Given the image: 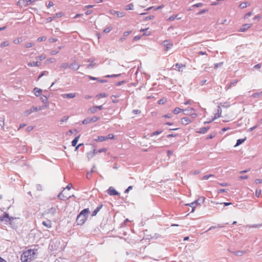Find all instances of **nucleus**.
Instances as JSON below:
<instances>
[{"mask_svg":"<svg viewBox=\"0 0 262 262\" xmlns=\"http://www.w3.org/2000/svg\"><path fill=\"white\" fill-rule=\"evenodd\" d=\"M90 213V211L89 208L82 210L77 217L76 222L77 225H81L84 224Z\"/></svg>","mask_w":262,"mask_h":262,"instance_id":"obj_1","label":"nucleus"},{"mask_svg":"<svg viewBox=\"0 0 262 262\" xmlns=\"http://www.w3.org/2000/svg\"><path fill=\"white\" fill-rule=\"evenodd\" d=\"M35 252L33 250L30 249L23 253L21 255L22 262H29L32 258H34Z\"/></svg>","mask_w":262,"mask_h":262,"instance_id":"obj_2","label":"nucleus"},{"mask_svg":"<svg viewBox=\"0 0 262 262\" xmlns=\"http://www.w3.org/2000/svg\"><path fill=\"white\" fill-rule=\"evenodd\" d=\"M100 119V118L97 116H93L91 118H87L84 119L82 121V124H86L88 123H90L91 122H95L99 120Z\"/></svg>","mask_w":262,"mask_h":262,"instance_id":"obj_3","label":"nucleus"},{"mask_svg":"<svg viewBox=\"0 0 262 262\" xmlns=\"http://www.w3.org/2000/svg\"><path fill=\"white\" fill-rule=\"evenodd\" d=\"M14 220V218L12 217H9V215L8 213H5L3 216H0V221H5L6 222H11Z\"/></svg>","mask_w":262,"mask_h":262,"instance_id":"obj_4","label":"nucleus"},{"mask_svg":"<svg viewBox=\"0 0 262 262\" xmlns=\"http://www.w3.org/2000/svg\"><path fill=\"white\" fill-rule=\"evenodd\" d=\"M108 194L110 195H118L119 193L116 191L113 187H110L107 190Z\"/></svg>","mask_w":262,"mask_h":262,"instance_id":"obj_5","label":"nucleus"},{"mask_svg":"<svg viewBox=\"0 0 262 262\" xmlns=\"http://www.w3.org/2000/svg\"><path fill=\"white\" fill-rule=\"evenodd\" d=\"M222 114V109L220 106H217V108L216 110V113L215 114V116L214 118L212 119V121H213L217 119V118H219L221 116Z\"/></svg>","mask_w":262,"mask_h":262,"instance_id":"obj_6","label":"nucleus"},{"mask_svg":"<svg viewBox=\"0 0 262 262\" xmlns=\"http://www.w3.org/2000/svg\"><path fill=\"white\" fill-rule=\"evenodd\" d=\"M163 43L164 46L166 48V51H168V50L171 49V48L173 46V44L170 41L168 40H165Z\"/></svg>","mask_w":262,"mask_h":262,"instance_id":"obj_7","label":"nucleus"},{"mask_svg":"<svg viewBox=\"0 0 262 262\" xmlns=\"http://www.w3.org/2000/svg\"><path fill=\"white\" fill-rule=\"evenodd\" d=\"M38 111V108L34 106H32L30 109L27 110L25 112V114L26 116H28L30 115L31 113H32L33 112H37Z\"/></svg>","mask_w":262,"mask_h":262,"instance_id":"obj_8","label":"nucleus"},{"mask_svg":"<svg viewBox=\"0 0 262 262\" xmlns=\"http://www.w3.org/2000/svg\"><path fill=\"white\" fill-rule=\"evenodd\" d=\"M251 26V24H245L242 26V28L239 30V31L245 32L246 30H247L249 28H250Z\"/></svg>","mask_w":262,"mask_h":262,"instance_id":"obj_9","label":"nucleus"},{"mask_svg":"<svg viewBox=\"0 0 262 262\" xmlns=\"http://www.w3.org/2000/svg\"><path fill=\"white\" fill-rule=\"evenodd\" d=\"M61 96L63 98H73L76 96L75 93H69L62 94Z\"/></svg>","mask_w":262,"mask_h":262,"instance_id":"obj_10","label":"nucleus"},{"mask_svg":"<svg viewBox=\"0 0 262 262\" xmlns=\"http://www.w3.org/2000/svg\"><path fill=\"white\" fill-rule=\"evenodd\" d=\"M58 198L62 200H67L71 198V196L64 195L62 192H60L58 194Z\"/></svg>","mask_w":262,"mask_h":262,"instance_id":"obj_11","label":"nucleus"},{"mask_svg":"<svg viewBox=\"0 0 262 262\" xmlns=\"http://www.w3.org/2000/svg\"><path fill=\"white\" fill-rule=\"evenodd\" d=\"M41 64L40 62L38 61H32L28 63L29 67H38Z\"/></svg>","mask_w":262,"mask_h":262,"instance_id":"obj_12","label":"nucleus"},{"mask_svg":"<svg viewBox=\"0 0 262 262\" xmlns=\"http://www.w3.org/2000/svg\"><path fill=\"white\" fill-rule=\"evenodd\" d=\"M33 91H34L35 95L37 97H38L41 95L42 90L40 89H38L37 88H35L34 89Z\"/></svg>","mask_w":262,"mask_h":262,"instance_id":"obj_13","label":"nucleus"},{"mask_svg":"<svg viewBox=\"0 0 262 262\" xmlns=\"http://www.w3.org/2000/svg\"><path fill=\"white\" fill-rule=\"evenodd\" d=\"M45 227L48 228H50L52 227V223L50 220H47L43 221L42 223Z\"/></svg>","mask_w":262,"mask_h":262,"instance_id":"obj_14","label":"nucleus"},{"mask_svg":"<svg viewBox=\"0 0 262 262\" xmlns=\"http://www.w3.org/2000/svg\"><path fill=\"white\" fill-rule=\"evenodd\" d=\"M191 122L190 119L188 117H184L181 119V122L183 124L187 125Z\"/></svg>","mask_w":262,"mask_h":262,"instance_id":"obj_15","label":"nucleus"},{"mask_svg":"<svg viewBox=\"0 0 262 262\" xmlns=\"http://www.w3.org/2000/svg\"><path fill=\"white\" fill-rule=\"evenodd\" d=\"M98 152V150H97L96 149H94L92 152H89L88 154V158L89 159L92 158Z\"/></svg>","mask_w":262,"mask_h":262,"instance_id":"obj_16","label":"nucleus"},{"mask_svg":"<svg viewBox=\"0 0 262 262\" xmlns=\"http://www.w3.org/2000/svg\"><path fill=\"white\" fill-rule=\"evenodd\" d=\"M79 67L80 66L78 63L74 62L70 64V68H71L74 71H76L79 68Z\"/></svg>","mask_w":262,"mask_h":262,"instance_id":"obj_17","label":"nucleus"},{"mask_svg":"<svg viewBox=\"0 0 262 262\" xmlns=\"http://www.w3.org/2000/svg\"><path fill=\"white\" fill-rule=\"evenodd\" d=\"M102 207V205H98L97 207V208L93 211L92 215L93 216H94L96 215V214L100 211V210L101 209Z\"/></svg>","mask_w":262,"mask_h":262,"instance_id":"obj_18","label":"nucleus"},{"mask_svg":"<svg viewBox=\"0 0 262 262\" xmlns=\"http://www.w3.org/2000/svg\"><path fill=\"white\" fill-rule=\"evenodd\" d=\"M237 82H238V81L237 80H232L230 82V84L228 86L225 88L226 90L227 91L228 90L230 89L232 86H235L236 84V83H237Z\"/></svg>","mask_w":262,"mask_h":262,"instance_id":"obj_19","label":"nucleus"},{"mask_svg":"<svg viewBox=\"0 0 262 262\" xmlns=\"http://www.w3.org/2000/svg\"><path fill=\"white\" fill-rule=\"evenodd\" d=\"M231 252L237 256H241L245 253V251H231Z\"/></svg>","mask_w":262,"mask_h":262,"instance_id":"obj_20","label":"nucleus"},{"mask_svg":"<svg viewBox=\"0 0 262 262\" xmlns=\"http://www.w3.org/2000/svg\"><path fill=\"white\" fill-rule=\"evenodd\" d=\"M209 129V126L203 127L200 129V130L198 132V133H199L200 134H205L206 132H207L208 130Z\"/></svg>","mask_w":262,"mask_h":262,"instance_id":"obj_21","label":"nucleus"},{"mask_svg":"<svg viewBox=\"0 0 262 262\" xmlns=\"http://www.w3.org/2000/svg\"><path fill=\"white\" fill-rule=\"evenodd\" d=\"M56 211V210L55 207H51L48 210L47 213L53 215L55 214Z\"/></svg>","mask_w":262,"mask_h":262,"instance_id":"obj_22","label":"nucleus"},{"mask_svg":"<svg viewBox=\"0 0 262 262\" xmlns=\"http://www.w3.org/2000/svg\"><path fill=\"white\" fill-rule=\"evenodd\" d=\"M106 140L107 138L105 136H99L97 139H95V140L97 142H102Z\"/></svg>","mask_w":262,"mask_h":262,"instance_id":"obj_23","label":"nucleus"},{"mask_svg":"<svg viewBox=\"0 0 262 262\" xmlns=\"http://www.w3.org/2000/svg\"><path fill=\"white\" fill-rule=\"evenodd\" d=\"M246 140V138H245L244 139H238L236 141V143L235 145V147L236 146H237L239 145H241V144H242L243 142H244V141Z\"/></svg>","mask_w":262,"mask_h":262,"instance_id":"obj_24","label":"nucleus"},{"mask_svg":"<svg viewBox=\"0 0 262 262\" xmlns=\"http://www.w3.org/2000/svg\"><path fill=\"white\" fill-rule=\"evenodd\" d=\"M178 15L171 16L170 17H169L168 18L167 20L171 21H173L175 19H180L181 17H178Z\"/></svg>","mask_w":262,"mask_h":262,"instance_id":"obj_25","label":"nucleus"},{"mask_svg":"<svg viewBox=\"0 0 262 262\" xmlns=\"http://www.w3.org/2000/svg\"><path fill=\"white\" fill-rule=\"evenodd\" d=\"M115 13L118 17H124L125 15V13L124 12L117 11L115 12Z\"/></svg>","mask_w":262,"mask_h":262,"instance_id":"obj_26","label":"nucleus"},{"mask_svg":"<svg viewBox=\"0 0 262 262\" xmlns=\"http://www.w3.org/2000/svg\"><path fill=\"white\" fill-rule=\"evenodd\" d=\"M80 136L76 137L72 141V145L73 146H75L78 142V139L79 138Z\"/></svg>","mask_w":262,"mask_h":262,"instance_id":"obj_27","label":"nucleus"},{"mask_svg":"<svg viewBox=\"0 0 262 262\" xmlns=\"http://www.w3.org/2000/svg\"><path fill=\"white\" fill-rule=\"evenodd\" d=\"M70 67V64H69L68 63L64 62L62 63L60 66L61 68H62L63 69H67Z\"/></svg>","mask_w":262,"mask_h":262,"instance_id":"obj_28","label":"nucleus"},{"mask_svg":"<svg viewBox=\"0 0 262 262\" xmlns=\"http://www.w3.org/2000/svg\"><path fill=\"white\" fill-rule=\"evenodd\" d=\"M46 58V55H45V54H41V55H40V56H38L36 57V58H36V59L37 60H39L41 61V60H44Z\"/></svg>","mask_w":262,"mask_h":262,"instance_id":"obj_29","label":"nucleus"},{"mask_svg":"<svg viewBox=\"0 0 262 262\" xmlns=\"http://www.w3.org/2000/svg\"><path fill=\"white\" fill-rule=\"evenodd\" d=\"M97 109L96 106H94L92 107H90L88 111L89 112H90L91 113L94 114L97 112Z\"/></svg>","mask_w":262,"mask_h":262,"instance_id":"obj_30","label":"nucleus"},{"mask_svg":"<svg viewBox=\"0 0 262 262\" xmlns=\"http://www.w3.org/2000/svg\"><path fill=\"white\" fill-rule=\"evenodd\" d=\"M175 67H176V68H177L178 69L179 71H181V68L185 67V66L184 64H182V63H176L175 64Z\"/></svg>","mask_w":262,"mask_h":262,"instance_id":"obj_31","label":"nucleus"},{"mask_svg":"<svg viewBox=\"0 0 262 262\" xmlns=\"http://www.w3.org/2000/svg\"><path fill=\"white\" fill-rule=\"evenodd\" d=\"M5 119L4 117H0V126L3 129L4 128Z\"/></svg>","mask_w":262,"mask_h":262,"instance_id":"obj_32","label":"nucleus"},{"mask_svg":"<svg viewBox=\"0 0 262 262\" xmlns=\"http://www.w3.org/2000/svg\"><path fill=\"white\" fill-rule=\"evenodd\" d=\"M40 100L43 103L46 104L48 102V98L46 96H41L40 97Z\"/></svg>","mask_w":262,"mask_h":262,"instance_id":"obj_33","label":"nucleus"},{"mask_svg":"<svg viewBox=\"0 0 262 262\" xmlns=\"http://www.w3.org/2000/svg\"><path fill=\"white\" fill-rule=\"evenodd\" d=\"M209 178H215L213 174L205 175L202 178V180H208Z\"/></svg>","mask_w":262,"mask_h":262,"instance_id":"obj_34","label":"nucleus"},{"mask_svg":"<svg viewBox=\"0 0 262 262\" xmlns=\"http://www.w3.org/2000/svg\"><path fill=\"white\" fill-rule=\"evenodd\" d=\"M134 8V5L131 3L129 5L125 6V10H133Z\"/></svg>","mask_w":262,"mask_h":262,"instance_id":"obj_35","label":"nucleus"},{"mask_svg":"<svg viewBox=\"0 0 262 262\" xmlns=\"http://www.w3.org/2000/svg\"><path fill=\"white\" fill-rule=\"evenodd\" d=\"M120 75V74H113V75H107L105 76V77L106 78H115L119 77Z\"/></svg>","mask_w":262,"mask_h":262,"instance_id":"obj_36","label":"nucleus"},{"mask_svg":"<svg viewBox=\"0 0 262 262\" xmlns=\"http://www.w3.org/2000/svg\"><path fill=\"white\" fill-rule=\"evenodd\" d=\"M107 96V95L105 93H100L98 94L96 97L98 98H104Z\"/></svg>","mask_w":262,"mask_h":262,"instance_id":"obj_37","label":"nucleus"},{"mask_svg":"<svg viewBox=\"0 0 262 262\" xmlns=\"http://www.w3.org/2000/svg\"><path fill=\"white\" fill-rule=\"evenodd\" d=\"M95 166H94L93 168H92V169L91 170V171H90L89 172H88V173L86 174V178H87V179H90L91 178L92 173L93 172V169L95 168Z\"/></svg>","mask_w":262,"mask_h":262,"instance_id":"obj_38","label":"nucleus"},{"mask_svg":"<svg viewBox=\"0 0 262 262\" xmlns=\"http://www.w3.org/2000/svg\"><path fill=\"white\" fill-rule=\"evenodd\" d=\"M34 43L32 42H28L25 43V47L27 48H31L34 46Z\"/></svg>","mask_w":262,"mask_h":262,"instance_id":"obj_39","label":"nucleus"},{"mask_svg":"<svg viewBox=\"0 0 262 262\" xmlns=\"http://www.w3.org/2000/svg\"><path fill=\"white\" fill-rule=\"evenodd\" d=\"M27 0H19L17 2V4L19 6L23 5L25 6V3H27Z\"/></svg>","mask_w":262,"mask_h":262,"instance_id":"obj_40","label":"nucleus"},{"mask_svg":"<svg viewBox=\"0 0 262 262\" xmlns=\"http://www.w3.org/2000/svg\"><path fill=\"white\" fill-rule=\"evenodd\" d=\"M197 205H198V201H195L193 202H192V203H191L190 204H186V205H189L191 208H192L193 207H195Z\"/></svg>","mask_w":262,"mask_h":262,"instance_id":"obj_41","label":"nucleus"},{"mask_svg":"<svg viewBox=\"0 0 262 262\" xmlns=\"http://www.w3.org/2000/svg\"><path fill=\"white\" fill-rule=\"evenodd\" d=\"M249 228H259L262 226V224H254L252 225H248Z\"/></svg>","mask_w":262,"mask_h":262,"instance_id":"obj_42","label":"nucleus"},{"mask_svg":"<svg viewBox=\"0 0 262 262\" xmlns=\"http://www.w3.org/2000/svg\"><path fill=\"white\" fill-rule=\"evenodd\" d=\"M9 45V42L8 41H5L3 42H2L1 45V47L2 48L8 46Z\"/></svg>","mask_w":262,"mask_h":262,"instance_id":"obj_43","label":"nucleus"},{"mask_svg":"<svg viewBox=\"0 0 262 262\" xmlns=\"http://www.w3.org/2000/svg\"><path fill=\"white\" fill-rule=\"evenodd\" d=\"M247 2H244V3H241L240 5H239V7L242 9H244V8H245L247 7L248 5H247Z\"/></svg>","mask_w":262,"mask_h":262,"instance_id":"obj_44","label":"nucleus"},{"mask_svg":"<svg viewBox=\"0 0 262 262\" xmlns=\"http://www.w3.org/2000/svg\"><path fill=\"white\" fill-rule=\"evenodd\" d=\"M182 111V109H181L179 107H176L174 110H173V113L174 114H178L179 113L181 112V111Z\"/></svg>","mask_w":262,"mask_h":262,"instance_id":"obj_45","label":"nucleus"},{"mask_svg":"<svg viewBox=\"0 0 262 262\" xmlns=\"http://www.w3.org/2000/svg\"><path fill=\"white\" fill-rule=\"evenodd\" d=\"M196 201H198V204H200V203H203L205 201V198L201 197Z\"/></svg>","mask_w":262,"mask_h":262,"instance_id":"obj_46","label":"nucleus"},{"mask_svg":"<svg viewBox=\"0 0 262 262\" xmlns=\"http://www.w3.org/2000/svg\"><path fill=\"white\" fill-rule=\"evenodd\" d=\"M192 111H193V109L192 108H188L184 110L183 111L185 112H186V113H185L184 114H187L188 113L190 114Z\"/></svg>","mask_w":262,"mask_h":262,"instance_id":"obj_47","label":"nucleus"},{"mask_svg":"<svg viewBox=\"0 0 262 262\" xmlns=\"http://www.w3.org/2000/svg\"><path fill=\"white\" fill-rule=\"evenodd\" d=\"M262 94V92L260 93H255L252 95V97L254 98L258 97Z\"/></svg>","mask_w":262,"mask_h":262,"instance_id":"obj_48","label":"nucleus"},{"mask_svg":"<svg viewBox=\"0 0 262 262\" xmlns=\"http://www.w3.org/2000/svg\"><path fill=\"white\" fill-rule=\"evenodd\" d=\"M55 18V16H54L53 17H49L46 19V21L47 23H49V22H51L52 20H53Z\"/></svg>","mask_w":262,"mask_h":262,"instance_id":"obj_49","label":"nucleus"},{"mask_svg":"<svg viewBox=\"0 0 262 262\" xmlns=\"http://www.w3.org/2000/svg\"><path fill=\"white\" fill-rule=\"evenodd\" d=\"M69 119V117L68 116H63L60 120V122H64L67 121Z\"/></svg>","mask_w":262,"mask_h":262,"instance_id":"obj_50","label":"nucleus"},{"mask_svg":"<svg viewBox=\"0 0 262 262\" xmlns=\"http://www.w3.org/2000/svg\"><path fill=\"white\" fill-rule=\"evenodd\" d=\"M56 61V59L54 58H50L47 60V62L53 63Z\"/></svg>","mask_w":262,"mask_h":262,"instance_id":"obj_51","label":"nucleus"},{"mask_svg":"<svg viewBox=\"0 0 262 262\" xmlns=\"http://www.w3.org/2000/svg\"><path fill=\"white\" fill-rule=\"evenodd\" d=\"M161 133H162V131H159V130L155 131L151 134V136L159 135Z\"/></svg>","mask_w":262,"mask_h":262,"instance_id":"obj_52","label":"nucleus"},{"mask_svg":"<svg viewBox=\"0 0 262 262\" xmlns=\"http://www.w3.org/2000/svg\"><path fill=\"white\" fill-rule=\"evenodd\" d=\"M95 66V63H94L93 62V61H92V63H91L90 64H89L88 67H87V68L88 69H92Z\"/></svg>","mask_w":262,"mask_h":262,"instance_id":"obj_53","label":"nucleus"},{"mask_svg":"<svg viewBox=\"0 0 262 262\" xmlns=\"http://www.w3.org/2000/svg\"><path fill=\"white\" fill-rule=\"evenodd\" d=\"M57 40H58L57 38H53V37H51V38H49V41L50 42H56Z\"/></svg>","mask_w":262,"mask_h":262,"instance_id":"obj_54","label":"nucleus"},{"mask_svg":"<svg viewBox=\"0 0 262 262\" xmlns=\"http://www.w3.org/2000/svg\"><path fill=\"white\" fill-rule=\"evenodd\" d=\"M222 106L225 107H228L230 106V103L228 102H225L223 104H221Z\"/></svg>","mask_w":262,"mask_h":262,"instance_id":"obj_55","label":"nucleus"},{"mask_svg":"<svg viewBox=\"0 0 262 262\" xmlns=\"http://www.w3.org/2000/svg\"><path fill=\"white\" fill-rule=\"evenodd\" d=\"M203 6V3H198V4H194L192 7H202Z\"/></svg>","mask_w":262,"mask_h":262,"instance_id":"obj_56","label":"nucleus"},{"mask_svg":"<svg viewBox=\"0 0 262 262\" xmlns=\"http://www.w3.org/2000/svg\"><path fill=\"white\" fill-rule=\"evenodd\" d=\"M261 193V190L257 189L255 191V195L257 198H258Z\"/></svg>","mask_w":262,"mask_h":262,"instance_id":"obj_57","label":"nucleus"},{"mask_svg":"<svg viewBox=\"0 0 262 262\" xmlns=\"http://www.w3.org/2000/svg\"><path fill=\"white\" fill-rule=\"evenodd\" d=\"M255 183L256 184H259L262 183V179H257L255 180Z\"/></svg>","mask_w":262,"mask_h":262,"instance_id":"obj_58","label":"nucleus"},{"mask_svg":"<svg viewBox=\"0 0 262 262\" xmlns=\"http://www.w3.org/2000/svg\"><path fill=\"white\" fill-rule=\"evenodd\" d=\"M112 30V28L111 27H107L103 30V32L104 33H108L110 32Z\"/></svg>","mask_w":262,"mask_h":262,"instance_id":"obj_59","label":"nucleus"},{"mask_svg":"<svg viewBox=\"0 0 262 262\" xmlns=\"http://www.w3.org/2000/svg\"><path fill=\"white\" fill-rule=\"evenodd\" d=\"M63 14L62 12H59L56 14V15L54 16L56 17H61L63 16Z\"/></svg>","mask_w":262,"mask_h":262,"instance_id":"obj_60","label":"nucleus"},{"mask_svg":"<svg viewBox=\"0 0 262 262\" xmlns=\"http://www.w3.org/2000/svg\"><path fill=\"white\" fill-rule=\"evenodd\" d=\"M46 39V37L45 36H42V37H40L38 38L37 40L38 41H45Z\"/></svg>","mask_w":262,"mask_h":262,"instance_id":"obj_61","label":"nucleus"},{"mask_svg":"<svg viewBox=\"0 0 262 262\" xmlns=\"http://www.w3.org/2000/svg\"><path fill=\"white\" fill-rule=\"evenodd\" d=\"M132 113L134 114H139L141 113V111L139 110H133Z\"/></svg>","mask_w":262,"mask_h":262,"instance_id":"obj_62","label":"nucleus"},{"mask_svg":"<svg viewBox=\"0 0 262 262\" xmlns=\"http://www.w3.org/2000/svg\"><path fill=\"white\" fill-rule=\"evenodd\" d=\"M107 138V139H113L114 137L113 134H109L107 136H105Z\"/></svg>","mask_w":262,"mask_h":262,"instance_id":"obj_63","label":"nucleus"},{"mask_svg":"<svg viewBox=\"0 0 262 262\" xmlns=\"http://www.w3.org/2000/svg\"><path fill=\"white\" fill-rule=\"evenodd\" d=\"M261 15H256V16H255V17H254L253 19L254 20H259L260 18H261Z\"/></svg>","mask_w":262,"mask_h":262,"instance_id":"obj_64","label":"nucleus"}]
</instances>
